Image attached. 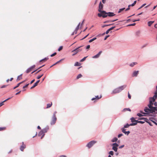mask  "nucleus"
Here are the masks:
<instances>
[{"instance_id":"1","label":"nucleus","mask_w":157,"mask_h":157,"mask_svg":"<svg viewBox=\"0 0 157 157\" xmlns=\"http://www.w3.org/2000/svg\"><path fill=\"white\" fill-rule=\"evenodd\" d=\"M149 104L147 105L148 107H145L144 111L145 112L151 113L154 112V110L156 108L155 107H154L152 105L155 101L154 99H153L150 97L149 98Z\"/></svg>"},{"instance_id":"2","label":"nucleus","mask_w":157,"mask_h":157,"mask_svg":"<svg viewBox=\"0 0 157 157\" xmlns=\"http://www.w3.org/2000/svg\"><path fill=\"white\" fill-rule=\"evenodd\" d=\"M98 16L99 17H102L103 18H105L107 16L109 17H112L115 15L113 12H107L106 11L103 14H102L101 13H98Z\"/></svg>"},{"instance_id":"3","label":"nucleus","mask_w":157,"mask_h":157,"mask_svg":"<svg viewBox=\"0 0 157 157\" xmlns=\"http://www.w3.org/2000/svg\"><path fill=\"white\" fill-rule=\"evenodd\" d=\"M126 86V85H124L120 86L117 88L114 89L112 91V94H115L121 92L122 90L124 89Z\"/></svg>"},{"instance_id":"4","label":"nucleus","mask_w":157,"mask_h":157,"mask_svg":"<svg viewBox=\"0 0 157 157\" xmlns=\"http://www.w3.org/2000/svg\"><path fill=\"white\" fill-rule=\"evenodd\" d=\"M57 112L55 111L54 112L53 116L52 118V120L51 121V125H53L54 124L56 121L57 118L56 116V114L57 113Z\"/></svg>"},{"instance_id":"5","label":"nucleus","mask_w":157,"mask_h":157,"mask_svg":"<svg viewBox=\"0 0 157 157\" xmlns=\"http://www.w3.org/2000/svg\"><path fill=\"white\" fill-rule=\"evenodd\" d=\"M103 5L102 4L101 2H100L98 7V11L99 12H100V13H101L102 14H103L105 12V11L104 10H102L103 9Z\"/></svg>"},{"instance_id":"6","label":"nucleus","mask_w":157,"mask_h":157,"mask_svg":"<svg viewBox=\"0 0 157 157\" xmlns=\"http://www.w3.org/2000/svg\"><path fill=\"white\" fill-rule=\"evenodd\" d=\"M96 141L94 140H92L90 141L86 145V146L88 148H91L95 143Z\"/></svg>"},{"instance_id":"7","label":"nucleus","mask_w":157,"mask_h":157,"mask_svg":"<svg viewBox=\"0 0 157 157\" xmlns=\"http://www.w3.org/2000/svg\"><path fill=\"white\" fill-rule=\"evenodd\" d=\"M82 46H80L79 47H78L75 50H73L72 52H75V53L72 55V56H74L79 52L81 51L82 50V49H80V48H81Z\"/></svg>"},{"instance_id":"8","label":"nucleus","mask_w":157,"mask_h":157,"mask_svg":"<svg viewBox=\"0 0 157 157\" xmlns=\"http://www.w3.org/2000/svg\"><path fill=\"white\" fill-rule=\"evenodd\" d=\"M35 67V65L31 66L29 68H28V69H27V70L26 71V72L27 73H28L29 72H30L32 71V70Z\"/></svg>"},{"instance_id":"9","label":"nucleus","mask_w":157,"mask_h":157,"mask_svg":"<svg viewBox=\"0 0 157 157\" xmlns=\"http://www.w3.org/2000/svg\"><path fill=\"white\" fill-rule=\"evenodd\" d=\"M136 1H134V2H133V3H132L131 4L129 5L128 6V8L125 9V11H127L129 10L130 9V6H134L135 5L136 3Z\"/></svg>"},{"instance_id":"10","label":"nucleus","mask_w":157,"mask_h":157,"mask_svg":"<svg viewBox=\"0 0 157 157\" xmlns=\"http://www.w3.org/2000/svg\"><path fill=\"white\" fill-rule=\"evenodd\" d=\"M102 52V51H100L97 54L93 56L92 57V58L94 59H96L98 58V57H99Z\"/></svg>"},{"instance_id":"11","label":"nucleus","mask_w":157,"mask_h":157,"mask_svg":"<svg viewBox=\"0 0 157 157\" xmlns=\"http://www.w3.org/2000/svg\"><path fill=\"white\" fill-rule=\"evenodd\" d=\"M122 132L124 133L125 135H128V134L130 133V132L129 131H126V129H124V128H121V129Z\"/></svg>"},{"instance_id":"12","label":"nucleus","mask_w":157,"mask_h":157,"mask_svg":"<svg viewBox=\"0 0 157 157\" xmlns=\"http://www.w3.org/2000/svg\"><path fill=\"white\" fill-rule=\"evenodd\" d=\"M45 135V134H44L42 131L41 130L38 134V136H41V139H42L44 137Z\"/></svg>"},{"instance_id":"13","label":"nucleus","mask_w":157,"mask_h":157,"mask_svg":"<svg viewBox=\"0 0 157 157\" xmlns=\"http://www.w3.org/2000/svg\"><path fill=\"white\" fill-rule=\"evenodd\" d=\"M139 73V71H134L132 73V77H137L138 74Z\"/></svg>"},{"instance_id":"14","label":"nucleus","mask_w":157,"mask_h":157,"mask_svg":"<svg viewBox=\"0 0 157 157\" xmlns=\"http://www.w3.org/2000/svg\"><path fill=\"white\" fill-rule=\"evenodd\" d=\"M154 112H152L151 113L152 114V116L155 117L156 114H157V109L156 108L154 110Z\"/></svg>"},{"instance_id":"15","label":"nucleus","mask_w":157,"mask_h":157,"mask_svg":"<svg viewBox=\"0 0 157 157\" xmlns=\"http://www.w3.org/2000/svg\"><path fill=\"white\" fill-rule=\"evenodd\" d=\"M40 80H38L36 82H35L34 83L33 85L30 88V89H32L34 88L35 87H36V86H37L38 85V83L40 82Z\"/></svg>"},{"instance_id":"16","label":"nucleus","mask_w":157,"mask_h":157,"mask_svg":"<svg viewBox=\"0 0 157 157\" xmlns=\"http://www.w3.org/2000/svg\"><path fill=\"white\" fill-rule=\"evenodd\" d=\"M142 113L144 114V115H146L147 116H152V114L151 113L144 112H143Z\"/></svg>"},{"instance_id":"17","label":"nucleus","mask_w":157,"mask_h":157,"mask_svg":"<svg viewBox=\"0 0 157 157\" xmlns=\"http://www.w3.org/2000/svg\"><path fill=\"white\" fill-rule=\"evenodd\" d=\"M101 98V96H100V97H99V96L98 95H97L95 96V97L91 99V100L92 101L94 100H98L99 99Z\"/></svg>"},{"instance_id":"18","label":"nucleus","mask_w":157,"mask_h":157,"mask_svg":"<svg viewBox=\"0 0 157 157\" xmlns=\"http://www.w3.org/2000/svg\"><path fill=\"white\" fill-rule=\"evenodd\" d=\"M151 98H152L153 99H154L155 100V99L157 98V92L156 91L154 93V95L153 96V97H150Z\"/></svg>"},{"instance_id":"19","label":"nucleus","mask_w":157,"mask_h":157,"mask_svg":"<svg viewBox=\"0 0 157 157\" xmlns=\"http://www.w3.org/2000/svg\"><path fill=\"white\" fill-rule=\"evenodd\" d=\"M26 146L25 144H23L20 146V150L21 151H23L24 149L25 148Z\"/></svg>"},{"instance_id":"20","label":"nucleus","mask_w":157,"mask_h":157,"mask_svg":"<svg viewBox=\"0 0 157 157\" xmlns=\"http://www.w3.org/2000/svg\"><path fill=\"white\" fill-rule=\"evenodd\" d=\"M115 26H113V27H112L110 28L109 29H108L106 32V34H108L109 32L113 30V29H114V28H115Z\"/></svg>"},{"instance_id":"21","label":"nucleus","mask_w":157,"mask_h":157,"mask_svg":"<svg viewBox=\"0 0 157 157\" xmlns=\"http://www.w3.org/2000/svg\"><path fill=\"white\" fill-rule=\"evenodd\" d=\"M140 31H138L136 32L135 33L136 36L137 37H140Z\"/></svg>"},{"instance_id":"22","label":"nucleus","mask_w":157,"mask_h":157,"mask_svg":"<svg viewBox=\"0 0 157 157\" xmlns=\"http://www.w3.org/2000/svg\"><path fill=\"white\" fill-rule=\"evenodd\" d=\"M48 128H43L41 130L44 134H45V133L46 132H47V131L48 130Z\"/></svg>"},{"instance_id":"23","label":"nucleus","mask_w":157,"mask_h":157,"mask_svg":"<svg viewBox=\"0 0 157 157\" xmlns=\"http://www.w3.org/2000/svg\"><path fill=\"white\" fill-rule=\"evenodd\" d=\"M80 23H79L75 28V29L74 31L75 32V34H76L77 33V32L79 29V26L80 25Z\"/></svg>"},{"instance_id":"24","label":"nucleus","mask_w":157,"mask_h":157,"mask_svg":"<svg viewBox=\"0 0 157 157\" xmlns=\"http://www.w3.org/2000/svg\"><path fill=\"white\" fill-rule=\"evenodd\" d=\"M126 111H131V109L129 108H125L123 109L122 110V112H125Z\"/></svg>"},{"instance_id":"25","label":"nucleus","mask_w":157,"mask_h":157,"mask_svg":"<svg viewBox=\"0 0 157 157\" xmlns=\"http://www.w3.org/2000/svg\"><path fill=\"white\" fill-rule=\"evenodd\" d=\"M137 118V117H136V118H134V117H131V118H130V120H131V121L132 123H135V120H136L135 119H136Z\"/></svg>"},{"instance_id":"26","label":"nucleus","mask_w":157,"mask_h":157,"mask_svg":"<svg viewBox=\"0 0 157 157\" xmlns=\"http://www.w3.org/2000/svg\"><path fill=\"white\" fill-rule=\"evenodd\" d=\"M137 64V63L136 62H132L130 63L129 65V66L131 67H133L134 65L136 64Z\"/></svg>"},{"instance_id":"27","label":"nucleus","mask_w":157,"mask_h":157,"mask_svg":"<svg viewBox=\"0 0 157 157\" xmlns=\"http://www.w3.org/2000/svg\"><path fill=\"white\" fill-rule=\"evenodd\" d=\"M129 127V124L128 123H127L124 126V127L122 128H124V129H125V128H128Z\"/></svg>"},{"instance_id":"28","label":"nucleus","mask_w":157,"mask_h":157,"mask_svg":"<svg viewBox=\"0 0 157 157\" xmlns=\"http://www.w3.org/2000/svg\"><path fill=\"white\" fill-rule=\"evenodd\" d=\"M118 148L117 147L113 146L112 149L113 150L117 152V151Z\"/></svg>"},{"instance_id":"29","label":"nucleus","mask_w":157,"mask_h":157,"mask_svg":"<svg viewBox=\"0 0 157 157\" xmlns=\"http://www.w3.org/2000/svg\"><path fill=\"white\" fill-rule=\"evenodd\" d=\"M22 83H23V82H19V83H18V84H17V86H15L13 88V89H15L16 88H17L18 87V86H20V84H21Z\"/></svg>"},{"instance_id":"30","label":"nucleus","mask_w":157,"mask_h":157,"mask_svg":"<svg viewBox=\"0 0 157 157\" xmlns=\"http://www.w3.org/2000/svg\"><path fill=\"white\" fill-rule=\"evenodd\" d=\"M154 21H149L148 22V25L149 26H150L153 23Z\"/></svg>"},{"instance_id":"31","label":"nucleus","mask_w":157,"mask_h":157,"mask_svg":"<svg viewBox=\"0 0 157 157\" xmlns=\"http://www.w3.org/2000/svg\"><path fill=\"white\" fill-rule=\"evenodd\" d=\"M117 140V137H114L112 140L111 141L112 142H116Z\"/></svg>"},{"instance_id":"32","label":"nucleus","mask_w":157,"mask_h":157,"mask_svg":"<svg viewBox=\"0 0 157 157\" xmlns=\"http://www.w3.org/2000/svg\"><path fill=\"white\" fill-rule=\"evenodd\" d=\"M80 63H78V62H76L74 64V66H80Z\"/></svg>"},{"instance_id":"33","label":"nucleus","mask_w":157,"mask_h":157,"mask_svg":"<svg viewBox=\"0 0 157 157\" xmlns=\"http://www.w3.org/2000/svg\"><path fill=\"white\" fill-rule=\"evenodd\" d=\"M112 145L117 147L119 146V144L117 143H114L112 144Z\"/></svg>"},{"instance_id":"34","label":"nucleus","mask_w":157,"mask_h":157,"mask_svg":"<svg viewBox=\"0 0 157 157\" xmlns=\"http://www.w3.org/2000/svg\"><path fill=\"white\" fill-rule=\"evenodd\" d=\"M137 115L139 117H141L143 116H147V115H143L140 113H137Z\"/></svg>"},{"instance_id":"35","label":"nucleus","mask_w":157,"mask_h":157,"mask_svg":"<svg viewBox=\"0 0 157 157\" xmlns=\"http://www.w3.org/2000/svg\"><path fill=\"white\" fill-rule=\"evenodd\" d=\"M125 9V8H123L121 9H119V10L118 11V13H120L122 11H123Z\"/></svg>"},{"instance_id":"36","label":"nucleus","mask_w":157,"mask_h":157,"mask_svg":"<svg viewBox=\"0 0 157 157\" xmlns=\"http://www.w3.org/2000/svg\"><path fill=\"white\" fill-rule=\"evenodd\" d=\"M97 39L96 37H94L89 40V42L91 43Z\"/></svg>"},{"instance_id":"37","label":"nucleus","mask_w":157,"mask_h":157,"mask_svg":"<svg viewBox=\"0 0 157 157\" xmlns=\"http://www.w3.org/2000/svg\"><path fill=\"white\" fill-rule=\"evenodd\" d=\"M48 59V57H45V58H44V59L40 60V62H41L44 60H46Z\"/></svg>"},{"instance_id":"38","label":"nucleus","mask_w":157,"mask_h":157,"mask_svg":"<svg viewBox=\"0 0 157 157\" xmlns=\"http://www.w3.org/2000/svg\"><path fill=\"white\" fill-rule=\"evenodd\" d=\"M82 75H81V74H79L78 76H77V77H76V79H79V78H80L81 77H82Z\"/></svg>"},{"instance_id":"39","label":"nucleus","mask_w":157,"mask_h":157,"mask_svg":"<svg viewBox=\"0 0 157 157\" xmlns=\"http://www.w3.org/2000/svg\"><path fill=\"white\" fill-rule=\"evenodd\" d=\"M52 104L51 103V104L48 103L47 104V108H48L50 107L52 105Z\"/></svg>"},{"instance_id":"40","label":"nucleus","mask_w":157,"mask_h":157,"mask_svg":"<svg viewBox=\"0 0 157 157\" xmlns=\"http://www.w3.org/2000/svg\"><path fill=\"white\" fill-rule=\"evenodd\" d=\"M138 120H146V117H139L138 118Z\"/></svg>"},{"instance_id":"41","label":"nucleus","mask_w":157,"mask_h":157,"mask_svg":"<svg viewBox=\"0 0 157 157\" xmlns=\"http://www.w3.org/2000/svg\"><path fill=\"white\" fill-rule=\"evenodd\" d=\"M113 24H112L104 25H103L102 26V28H104L105 27L107 26H109V25H113Z\"/></svg>"},{"instance_id":"42","label":"nucleus","mask_w":157,"mask_h":157,"mask_svg":"<svg viewBox=\"0 0 157 157\" xmlns=\"http://www.w3.org/2000/svg\"><path fill=\"white\" fill-rule=\"evenodd\" d=\"M148 44L147 43L146 44H144L143 45H142L141 46V48L142 49L146 47Z\"/></svg>"},{"instance_id":"43","label":"nucleus","mask_w":157,"mask_h":157,"mask_svg":"<svg viewBox=\"0 0 157 157\" xmlns=\"http://www.w3.org/2000/svg\"><path fill=\"white\" fill-rule=\"evenodd\" d=\"M149 120H150L151 121H153V120H154L155 121H156V119L155 118H154L153 117H150L149 118Z\"/></svg>"},{"instance_id":"44","label":"nucleus","mask_w":157,"mask_h":157,"mask_svg":"<svg viewBox=\"0 0 157 157\" xmlns=\"http://www.w3.org/2000/svg\"><path fill=\"white\" fill-rule=\"evenodd\" d=\"M87 56H86V57H84L83 58H82V59L80 60V61L81 62H83L86 59V58L87 57Z\"/></svg>"},{"instance_id":"45","label":"nucleus","mask_w":157,"mask_h":157,"mask_svg":"<svg viewBox=\"0 0 157 157\" xmlns=\"http://www.w3.org/2000/svg\"><path fill=\"white\" fill-rule=\"evenodd\" d=\"M129 126H134V125H136V123H132L130 124H129Z\"/></svg>"},{"instance_id":"46","label":"nucleus","mask_w":157,"mask_h":157,"mask_svg":"<svg viewBox=\"0 0 157 157\" xmlns=\"http://www.w3.org/2000/svg\"><path fill=\"white\" fill-rule=\"evenodd\" d=\"M109 154L110 155H113L114 154L113 152V151H110L109 152Z\"/></svg>"},{"instance_id":"47","label":"nucleus","mask_w":157,"mask_h":157,"mask_svg":"<svg viewBox=\"0 0 157 157\" xmlns=\"http://www.w3.org/2000/svg\"><path fill=\"white\" fill-rule=\"evenodd\" d=\"M136 25V23H134L133 24H130L128 25L127 26H134V25Z\"/></svg>"},{"instance_id":"48","label":"nucleus","mask_w":157,"mask_h":157,"mask_svg":"<svg viewBox=\"0 0 157 157\" xmlns=\"http://www.w3.org/2000/svg\"><path fill=\"white\" fill-rule=\"evenodd\" d=\"M146 5V4L145 3L143 4V5H142L140 7H139L138 9V10H139L141 8H142L145 5Z\"/></svg>"},{"instance_id":"49","label":"nucleus","mask_w":157,"mask_h":157,"mask_svg":"<svg viewBox=\"0 0 157 157\" xmlns=\"http://www.w3.org/2000/svg\"><path fill=\"white\" fill-rule=\"evenodd\" d=\"M43 75V74H42L41 75H39L37 77V79H40Z\"/></svg>"},{"instance_id":"50","label":"nucleus","mask_w":157,"mask_h":157,"mask_svg":"<svg viewBox=\"0 0 157 157\" xmlns=\"http://www.w3.org/2000/svg\"><path fill=\"white\" fill-rule=\"evenodd\" d=\"M64 59V58H63V59H60V60H59V61H57V62H56V64H57L58 63H59L60 62L62 61V60H63Z\"/></svg>"},{"instance_id":"51","label":"nucleus","mask_w":157,"mask_h":157,"mask_svg":"<svg viewBox=\"0 0 157 157\" xmlns=\"http://www.w3.org/2000/svg\"><path fill=\"white\" fill-rule=\"evenodd\" d=\"M63 46H60L59 48H58V51H60V50H61L62 49H63Z\"/></svg>"},{"instance_id":"52","label":"nucleus","mask_w":157,"mask_h":157,"mask_svg":"<svg viewBox=\"0 0 157 157\" xmlns=\"http://www.w3.org/2000/svg\"><path fill=\"white\" fill-rule=\"evenodd\" d=\"M123 135L122 134V133H121V134H119L118 135V138H120V137H121L122 136H123Z\"/></svg>"},{"instance_id":"53","label":"nucleus","mask_w":157,"mask_h":157,"mask_svg":"<svg viewBox=\"0 0 157 157\" xmlns=\"http://www.w3.org/2000/svg\"><path fill=\"white\" fill-rule=\"evenodd\" d=\"M56 52H54L52 54L50 55L51 57H53L56 55Z\"/></svg>"},{"instance_id":"54","label":"nucleus","mask_w":157,"mask_h":157,"mask_svg":"<svg viewBox=\"0 0 157 157\" xmlns=\"http://www.w3.org/2000/svg\"><path fill=\"white\" fill-rule=\"evenodd\" d=\"M5 127H0V131L5 130Z\"/></svg>"},{"instance_id":"55","label":"nucleus","mask_w":157,"mask_h":157,"mask_svg":"<svg viewBox=\"0 0 157 157\" xmlns=\"http://www.w3.org/2000/svg\"><path fill=\"white\" fill-rule=\"evenodd\" d=\"M29 83H28V84H26L25 86H24L23 87V89L25 88V87H27L29 85Z\"/></svg>"},{"instance_id":"56","label":"nucleus","mask_w":157,"mask_h":157,"mask_svg":"<svg viewBox=\"0 0 157 157\" xmlns=\"http://www.w3.org/2000/svg\"><path fill=\"white\" fill-rule=\"evenodd\" d=\"M153 105L155 106L154 107H157V102H155L154 104Z\"/></svg>"},{"instance_id":"57","label":"nucleus","mask_w":157,"mask_h":157,"mask_svg":"<svg viewBox=\"0 0 157 157\" xmlns=\"http://www.w3.org/2000/svg\"><path fill=\"white\" fill-rule=\"evenodd\" d=\"M109 35L106 36L104 38V40H106L107 38L108 37H109Z\"/></svg>"},{"instance_id":"58","label":"nucleus","mask_w":157,"mask_h":157,"mask_svg":"<svg viewBox=\"0 0 157 157\" xmlns=\"http://www.w3.org/2000/svg\"><path fill=\"white\" fill-rule=\"evenodd\" d=\"M7 86V85H3L1 87V88H5V87H6Z\"/></svg>"},{"instance_id":"59","label":"nucleus","mask_w":157,"mask_h":157,"mask_svg":"<svg viewBox=\"0 0 157 157\" xmlns=\"http://www.w3.org/2000/svg\"><path fill=\"white\" fill-rule=\"evenodd\" d=\"M89 35V34H88L87 35H86V36H85V37H84L83 38H82V39H81V40H83L86 38Z\"/></svg>"},{"instance_id":"60","label":"nucleus","mask_w":157,"mask_h":157,"mask_svg":"<svg viewBox=\"0 0 157 157\" xmlns=\"http://www.w3.org/2000/svg\"><path fill=\"white\" fill-rule=\"evenodd\" d=\"M140 20V19H137V20L134 19V20H133L132 21L133 22H135L136 21H139Z\"/></svg>"},{"instance_id":"61","label":"nucleus","mask_w":157,"mask_h":157,"mask_svg":"<svg viewBox=\"0 0 157 157\" xmlns=\"http://www.w3.org/2000/svg\"><path fill=\"white\" fill-rule=\"evenodd\" d=\"M90 45H88L86 47V49H89L90 48Z\"/></svg>"},{"instance_id":"62","label":"nucleus","mask_w":157,"mask_h":157,"mask_svg":"<svg viewBox=\"0 0 157 157\" xmlns=\"http://www.w3.org/2000/svg\"><path fill=\"white\" fill-rule=\"evenodd\" d=\"M151 122H152L153 123H154L155 125H157V123L155 122V121H151Z\"/></svg>"},{"instance_id":"63","label":"nucleus","mask_w":157,"mask_h":157,"mask_svg":"<svg viewBox=\"0 0 157 157\" xmlns=\"http://www.w3.org/2000/svg\"><path fill=\"white\" fill-rule=\"evenodd\" d=\"M124 147V145H122L120 146L119 147V148H120V149H121V148H122L123 147Z\"/></svg>"},{"instance_id":"64","label":"nucleus","mask_w":157,"mask_h":157,"mask_svg":"<svg viewBox=\"0 0 157 157\" xmlns=\"http://www.w3.org/2000/svg\"><path fill=\"white\" fill-rule=\"evenodd\" d=\"M147 123H148L150 126H152V124H151V123L150 122L148 121Z\"/></svg>"}]
</instances>
